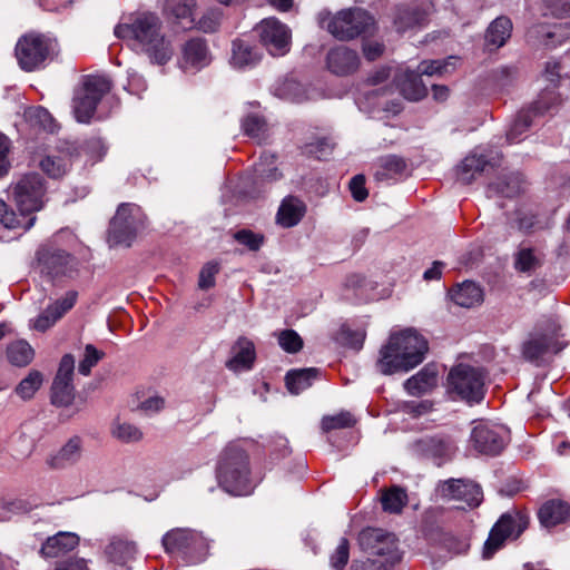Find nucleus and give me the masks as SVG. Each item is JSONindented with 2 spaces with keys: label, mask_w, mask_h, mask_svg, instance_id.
I'll use <instances>...</instances> for the list:
<instances>
[{
  "label": "nucleus",
  "mask_w": 570,
  "mask_h": 570,
  "mask_svg": "<svg viewBox=\"0 0 570 570\" xmlns=\"http://www.w3.org/2000/svg\"><path fill=\"white\" fill-rule=\"evenodd\" d=\"M223 20V12L219 9L207 10L198 21V28L204 32H215Z\"/></svg>",
  "instance_id": "54"
},
{
  "label": "nucleus",
  "mask_w": 570,
  "mask_h": 570,
  "mask_svg": "<svg viewBox=\"0 0 570 570\" xmlns=\"http://www.w3.org/2000/svg\"><path fill=\"white\" fill-rule=\"evenodd\" d=\"M358 542L365 552L377 557V560L386 566H393L401 560L397 540L392 533L380 529H366L360 533Z\"/></svg>",
  "instance_id": "12"
},
{
  "label": "nucleus",
  "mask_w": 570,
  "mask_h": 570,
  "mask_svg": "<svg viewBox=\"0 0 570 570\" xmlns=\"http://www.w3.org/2000/svg\"><path fill=\"white\" fill-rule=\"evenodd\" d=\"M439 371L434 364H426L420 372L404 382L405 391L412 396L431 392L438 384Z\"/></svg>",
  "instance_id": "23"
},
{
  "label": "nucleus",
  "mask_w": 570,
  "mask_h": 570,
  "mask_svg": "<svg viewBox=\"0 0 570 570\" xmlns=\"http://www.w3.org/2000/svg\"><path fill=\"white\" fill-rule=\"evenodd\" d=\"M219 272V265L214 262L205 264L199 273L198 286L208 289L215 286V277Z\"/></svg>",
  "instance_id": "57"
},
{
  "label": "nucleus",
  "mask_w": 570,
  "mask_h": 570,
  "mask_svg": "<svg viewBox=\"0 0 570 570\" xmlns=\"http://www.w3.org/2000/svg\"><path fill=\"white\" fill-rule=\"evenodd\" d=\"M355 423L356 421L350 412L342 411L334 415L324 416L321 422V428L324 432H330L332 430L351 428Z\"/></svg>",
  "instance_id": "45"
},
{
  "label": "nucleus",
  "mask_w": 570,
  "mask_h": 570,
  "mask_svg": "<svg viewBox=\"0 0 570 570\" xmlns=\"http://www.w3.org/2000/svg\"><path fill=\"white\" fill-rule=\"evenodd\" d=\"M104 352L97 350L94 345L87 344L85 347L83 357L79 363L78 371L80 374L87 376L90 374L91 368L104 357Z\"/></svg>",
  "instance_id": "47"
},
{
  "label": "nucleus",
  "mask_w": 570,
  "mask_h": 570,
  "mask_svg": "<svg viewBox=\"0 0 570 570\" xmlns=\"http://www.w3.org/2000/svg\"><path fill=\"white\" fill-rule=\"evenodd\" d=\"M538 518L544 528L556 527L570 518V504L558 499L549 500L539 509Z\"/></svg>",
  "instance_id": "24"
},
{
  "label": "nucleus",
  "mask_w": 570,
  "mask_h": 570,
  "mask_svg": "<svg viewBox=\"0 0 570 570\" xmlns=\"http://www.w3.org/2000/svg\"><path fill=\"white\" fill-rule=\"evenodd\" d=\"M409 498L406 491L397 485H393L382 491L381 503L385 512L399 514L407 504Z\"/></svg>",
  "instance_id": "36"
},
{
  "label": "nucleus",
  "mask_w": 570,
  "mask_h": 570,
  "mask_svg": "<svg viewBox=\"0 0 570 570\" xmlns=\"http://www.w3.org/2000/svg\"><path fill=\"white\" fill-rule=\"evenodd\" d=\"M278 343L288 353H297L303 347V340L294 330L282 331L278 335Z\"/></svg>",
  "instance_id": "52"
},
{
  "label": "nucleus",
  "mask_w": 570,
  "mask_h": 570,
  "mask_svg": "<svg viewBox=\"0 0 570 570\" xmlns=\"http://www.w3.org/2000/svg\"><path fill=\"white\" fill-rule=\"evenodd\" d=\"M33 350L27 341L19 340L12 342L7 347V357L16 366H26L33 358Z\"/></svg>",
  "instance_id": "40"
},
{
  "label": "nucleus",
  "mask_w": 570,
  "mask_h": 570,
  "mask_svg": "<svg viewBox=\"0 0 570 570\" xmlns=\"http://www.w3.org/2000/svg\"><path fill=\"white\" fill-rule=\"evenodd\" d=\"M552 345V337L548 335H538L532 337L523 345V355L528 360H537L547 353Z\"/></svg>",
  "instance_id": "42"
},
{
  "label": "nucleus",
  "mask_w": 570,
  "mask_h": 570,
  "mask_svg": "<svg viewBox=\"0 0 570 570\" xmlns=\"http://www.w3.org/2000/svg\"><path fill=\"white\" fill-rule=\"evenodd\" d=\"M422 444L426 451L431 452L435 456L444 455L450 448V443L439 436L424 439L422 440Z\"/></svg>",
  "instance_id": "58"
},
{
  "label": "nucleus",
  "mask_w": 570,
  "mask_h": 570,
  "mask_svg": "<svg viewBox=\"0 0 570 570\" xmlns=\"http://www.w3.org/2000/svg\"><path fill=\"white\" fill-rule=\"evenodd\" d=\"M509 440V431L499 424L488 422L478 423L471 433L473 448L487 455L499 454Z\"/></svg>",
  "instance_id": "14"
},
{
  "label": "nucleus",
  "mask_w": 570,
  "mask_h": 570,
  "mask_svg": "<svg viewBox=\"0 0 570 570\" xmlns=\"http://www.w3.org/2000/svg\"><path fill=\"white\" fill-rule=\"evenodd\" d=\"M532 124V114L530 110H521L507 131V140L515 144L521 140V136Z\"/></svg>",
  "instance_id": "43"
},
{
  "label": "nucleus",
  "mask_w": 570,
  "mask_h": 570,
  "mask_svg": "<svg viewBox=\"0 0 570 570\" xmlns=\"http://www.w3.org/2000/svg\"><path fill=\"white\" fill-rule=\"evenodd\" d=\"M10 150V140L9 138L0 134V177L4 176L10 167V161L8 158Z\"/></svg>",
  "instance_id": "61"
},
{
  "label": "nucleus",
  "mask_w": 570,
  "mask_h": 570,
  "mask_svg": "<svg viewBox=\"0 0 570 570\" xmlns=\"http://www.w3.org/2000/svg\"><path fill=\"white\" fill-rule=\"evenodd\" d=\"M77 301L76 292H68L62 298L49 305L32 323V327L39 332H45L60 320L69 309L73 307Z\"/></svg>",
  "instance_id": "21"
},
{
  "label": "nucleus",
  "mask_w": 570,
  "mask_h": 570,
  "mask_svg": "<svg viewBox=\"0 0 570 570\" xmlns=\"http://www.w3.org/2000/svg\"><path fill=\"white\" fill-rule=\"evenodd\" d=\"M57 53V41L40 33L26 35L16 45L18 63L22 70L28 72L42 68L45 62Z\"/></svg>",
  "instance_id": "7"
},
{
  "label": "nucleus",
  "mask_w": 570,
  "mask_h": 570,
  "mask_svg": "<svg viewBox=\"0 0 570 570\" xmlns=\"http://www.w3.org/2000/svg\"><path fill=\"white\" fill-rule=\"evenodd\" d=\"M216 478L219 487L233 495H247L254 489L249 456L238 443H229L222 451Z\"/></svg>",
  "instance_id": "4"
},
{
  "label": "nucleus",
  "mask_w": 570,
  "mask_h": 570,
  "mask_svg": "<svg viewBox=\"0 0 570 570\" xmlns=\"http://www.w3.org/2000/svg\"><path fill=\"white\" fill-rule=\"evenodd\" d=\"M110 561L122 564L136 553V546L124 537H112L105 550Z\"/></svg>",
  "instance_id": "34"
},
{
  "label": "nucleus",
  "mask_w": 570,
  "mask_h": 570,
  "mask_svg": "<svg viewBox=\"0 0 570 570\" xmlns=\"http://www.w3.org/2000/svg\"><path fill=\"white\" fill-rule=\"evenodd\" d=\"M320 375V370L315 367L292 370L285 376L287 390L292 394H299L308 389Z\"/></svg>",
  "instance_id": "31"
},
{
  "label": "nucleus",
  "mask_w": 570,
  "mask_h": 570,
  "mask_svg": "<svg viewBox=\"0 0 570 570\" xmlns=\"http://www.w3.org/2000/svg\"><path fill=\"white\" fill-rule=\"evenodd\" d=\"M43 384V375L37 370H31L28 375L16 386L14 393L23 401L31 400Z\"/></svg>",
  "instance_id": "38"
},
{
  "label": "nucleus",
  "mask_w": 570,
  "mask_h": 570,
  "mask_svg": "<svg viewBox=\"0 0 570 570\" xmlns=\"http://www.w3.org/2000/svg\"><path fill=\"white\" fill-rule=\"evenodd\" d=\"M39 167L51 178H61L70 168V159L66 155H49L42 158Z\"/></svg>",
  "instance_id": "39"
},
{
  "label": "nucleus",
  "mask_w": 570,
  "mask_h": 570,
  "mask_svg": "<svg viewBox=\"0 0 570 570\" xmlns=\"http://www.w3.org/2000/svg\"><path fill=\"white\" fill-rule=\"evenodd\" d=\"M244 132L255 139L262 140L267 131L266 121L258 115L247 116L242 124Z\"/></svg>",
  "instance_id": "46"
},
{
  "label": "nucleus",
  "mask_w": 570,
  "mask_h": 570,
  "mask_svg": "<svg viewBox=\"0 0 570 570\" xmlns=\"http://www.w3.org/2000/svg\"><path fill=\"white\" fill-rule=\"evenodd\" d=\"M305 212L306 206L301 199L296 197H288L284 199L279 206L276 220L281 226L289 228L301 222Z\"/></svg>",
  "instance_id": "28"
},
{
  "label": "nucleus",
  "mask_w": 570,
  "mask_h": 570,
  "mask_svg": "<svg viewBox=\"0 0 570 570\" xmlns=\"http://www.w3.org/2000/svg\"><path fill=\"white\" fill-rule=\"evenodd\" d=\"M451 299L461 307L471 308L483 299L482 289L473 282H464L450 292Z\"/></svg>",
  "instance_id": "30"
},
{
  "label": "nucleus",
  "mask_w": 570,
  "mask_h": 570,
  "mask_svg": "<svg viewBox=\"0 0 570 570\" xmlns=\"http://www.w3.org/2000/svg\"><path fill=\"white\" fill-rule=\"evenodd\" d=\"M274 164L273 155H265L262 157V160L255 165V173L257 178L262 180H277L282 175L278 173L275 166H269Z\"/></svg>",
  "instance_id": "48"
},
{
  "label": "nucleus",
  "mask_w": 570,
  "mask_h": 570,
  "mask_svg": "<svg viewBox=\"0 0 570 570\" xmlns=\"http://www.w3.org/2000/svg\"><path fill=\"white\" fill-rule=\"evenodd\" d=\"M448 66L449 61L446 60L422 61L419 66L417 72L426 76L442 75L448 71Z\"/></svg>",
  "instance_id": "59"
},
{
  "label": "nucleus",
  "mask_w": 570,
  "mask_h": 570,
  "mask_svg": "<svg viewBox=\"0 0 570 570\" xmlns=\"http://www.w3.org/2000/svg\"><path fill=\"white\" fill-rule=\"evenodd\" d=\"M85 442L79 435L69 438L59 449L46 458V465L53 471L66 470L77 465L83 455Z\"/></svg>",
  "instance_id": "18"
},
{
  "label": "nucleus",
  "mask_w": 570,
  "mask_h": 570,
  "mask_svg": "<svg viewBox=\"0 0 570 570\" xmlns=\"http://www.w3.org/2000/svg\"><path fill=\"white\" fill-rule=\"evenodd\" d=\"M111 89L110 80L105 76L88 75L75 90L72 109L78 122L88 124L94 117L102 97Z\"/></svg>",
  "instance_id": "6"
},
{
  "label": "nucleus",
  "mask_w": 570,
  "mask_h": 570,
  "mask_svg": "<svg viewBox=\"0 0 570 570\" xmlns=\"http://www.w3.org/2000/svg\"><path fill=\"white\" fill-rule=\"evenodd\" d=\"M538 265L539 261L531 248H522L518 252L514 266L519 272H530Z\"/></svg>",
  "instance_id": "55"
},
{
  "label": "nucleus",
  "mask_w": 570,
  "mask_h": 570,
  "mask_svg": "<svg viewBox=\"0 0 570 570\" xmlns=\"http://www.w3.org/2000/svg\"><path fill=\"white\" fill-rule=\"evenodd\" d=\"M235 240L246 246L249 250L256 252L264 244V236L250 229H240L234 234Z\"/></svg>",
  "instance_id": "53"
},
{
  "label": "nucleus",
  "mask_w": 570,
  "mask_h": 570,
  "mask_svg": "<svg viewBox=\"0 0 570 570\" xmlns=\"http://www.w3.org/2000/svg\"><path fill=\"white\" fill-rule=\"evenodd\" d=\"M501 156L491 157L485 154L471 153L458 167V178L463 184H471L476 175H480L488 166L494 167L500 163Z\"/></svg>",
  "instance_id": "22"
},
{
  "label": "nucleus",
  "mask_w": 570,
  "mask_h": 570,
  "mask_svg": "<svg viewBox=\"0 0 570 570\" xmlns=\"http://www.w3.org/2000/svg\"><path fill=\"white\" fill-rule=\"evenodd\" d=\"M237 347L238 351L234 357L227 362V367L233 371L250 368L255 360L254 344L242 338L237 342Z\"/></svg>",
  "instance_id": "37"
},
{
  "label": "nucleus",
  "mask_w": 570,
  "mask_h": 570,
  "mask_svg": "<svg viewBox=\"0 0 570 570\" xmlns=\"http://www.w3.org/2000/svg\"><path fill=\"white\" fill-rule=\"evenodd\" d=\"M72 257L65 250L41 246L36 253L35 268L49 279L65 276L70 271Z\"/></svg>",
  "instance_id": "17"
},
{
  "label": "nucleus",
  "mask_w": 570,
  "mask_h": 570,
  "mask_svg": "<svg viewBox=\"0 0 570 570\" xmlns=\"http://www.w3.org/2000/svg\"><path fill=\"white\" fill-rule=\"evenodd\" d=\"M318 23L322 29L328 31L341 41L351 40L373 24V18L361 8H350L332 14L330 11L318 13Z\"/></svg>",
  "instance_id": "5"
},
{
  "label": "nucleus",
  "mask_w": 570,
  "mask_h": 570,
  "mask_svg": "<svg viewBox=\"0 0 570 570\" xmlns=\"http://www.w3.org/2000/svg\"><path fill=\"white\" fill-rule=\"evenodd\" d=\"M562 66L560 61H548L544 68V76L550 82H556L560 78Z\"/></svg>",
  "instance_id": "64"
},
{
  "label": "nucleus",
  "mask_w": 570,
  "mask_h": 570,
  "mask_svg": "<svg viewBox=\"0 0 570 570\" xmlns=\"http://www.w3.org/2000/svg\"><path fill=\"white\" fill-rule=\"evenodd\" d=\"M350 558V543L346 538H341L338 546L331 556V564L335 570H343Z\"/></svg>",
  "instance_id": "56"
},
{
  "label": "nucleus",
  "mask_w": 570,
  "mask_h": 570,
  "mask_svg": "<svg viewBox=\"0 0 570 570\" xmlns=\"http://www.w3.org/2000/svg\"><path fill=\"white\" fill-rule=\"evenodd\" d=\"M568 38H570V21L554 26L535 23L528 29L525 35L527 42L531 46L548 49L556 48Z\"/></svg>",
  "instance_id": "19"
},
{
  "label": "nucleus",
  "mask_w": 570,
  "mask_h": 570,
  "mask_svg": "<svg viewBox=\"0 0 570 570\" xmlns=\"http://www.w3.org/2000/svg\"><path fill=\"white\" fill-rule=\"evenodd\" d=\"M429 351L428 341L412 328L392 334L380 350L377 370L385 375L409 372L421 364Z\"/></svg>",
  "instance_id": "2"
},
{
  "label": "nucleus",
  "mask_w": 570,
  "mask_h": 570,
  "mask_svg": "<svg viewBox=\"0 0 570 570\" xmlns=\"http://www.w3.org/2000/svg\"><path fill=\"white\" fill-rule=\"evenodd\" d=\"M433 405L430 400L406 401L401 404L400 409L403 413L416 419L432 412Z\"/></svg>",
  "instance_id": "51"
},
{
  "label": "nucleus",
  "mask_w": 570,
  "mask_h": 570,
  "mask_svg": "<svg viewBox=\"0 0 570 570\" xmlns=\"http://www.w3.org/2000/svg\"><path fill=\"white\" fill-rule=\"evenodd\" d=\"M326 66L336 76H348L358 69L360 58L356 51L345 46H337L327 52Z\"/></svg>",
  "instance_id": "20"
},
{
  "label": "nucleus",
  "mask_w": 570,
  "mask_h": 570,
  "mask_svg": "<svg viewBox=\"0 0 570 570\" xmlns=\"http://www.w3.org/2000/svg\"><path fill=\"white\" fill-rule=\"evenodd\" d=\"M512 21L505 16L498 17L493 20L485 35L488 46L500 48L511 37Z\"/></svg>",
  "instance_id": "33"
},
{
  "label": "nucleus",
  "mask_w": 570,
  "mask_h": 570,
  "mask_svg": "<svg viewBox=\"0 0 570 570\" xmlns=\"http://www.w3.org/2000/svg\"><path fill=\"white\" fill-rule=\"evenodd\" d=\"M79 538L70 532H59L47 539L42 544L41 553L47 558H56L61 553L72 550L78 544Z\"/></svg>",
  "instance_id": "29"
},
{
  "label": "nucleus",
  "mask_w": 570,
  "mask_h": 570,
  "mask_svg": "<svg viewBox=\"0 0 570 570\" xmlns=\"http://www.w3.org/2000/svg\"><path fill=\"white\" fill-rule=\"evenodd\" d=\"M522 177L519 173L503 175L489 185V193L504 197L517 196L522 190Z\"/></svg>",
  "instance_id": "35"
},
{
  "label": "nucleus",
  "mask_w": 570,
  "mask_h": 570,
  "mask_svg": "<svg viewBox=\"0 0 570 570\" xmlns=\"http://www.w3.org/2000/svg\"><path fill=\"white\" fill-rule=\"evenodd\" d=\"M163 546L167 553L181 556L193 562L202 560L209 548L202 533L184 528L168 531L163 537Z\"/></svg>",
  "instance_id": "9"
},
{
  "label": "nucleus",
  "mask_w": 570,
  "mask_h": 570,
  "mask_svg": "<svg viewBox=\"0 0 570 570\" xmlns=\"http://www.w3.org/2000/svg\"><path fill=\"white\" fill-rule=\"evenodd\" d=\"M383 52L384 45L377 41H367L363 45L364 57L370 61L376 60L382 56Z\"/></svg>",
  "instance_id": "62"
},
{
  "label": "nucleus",
  "mask_w": 570,
  "mask_h": 570,
  "mask_svg": "<svg viewBox=\"0 0 570 570\" xmlns=\"http://www.w3.org/2000/svg\"><path fill=\"white\" fill-rule=\"evenodd\" d=\"M439 495L448 501H456L468 507H478L483 498L482 489L468 479H449L438 487Z\"/></svg>",
  "instance_id": "15"
},
{
  "label": "nucleus",
  "mask_w": 570,
  "mask_h": 570,
  "mask_svg": "<svg viewBox=\"0 0 570 570\" xmlns=\"http://www.w3.org/2000/svg\"><path fill=\"white\" fill-rule=\"evenodd\" d=\"M350 190L356 202L365 200L368 196L365 187V177L363 175L354 176L350 181Z\"/></svg>",
  "instance_id": "60"
},
{
  "label": "nucleus",
  "mask_w": 570,
  "mask_h": 570,
  "mask_svg": "<svg viewBox=\"0 0 570 570\" xmlns=\"http://www.w3.org/2000/svg\"><path fill=\"white\" fill-rule=\"evenodd\" d=\"M529 518L521 512H508L501 515L490 531L484 543L483 557L490 559L508 538L517 539L528 527Z\"/></svg>",
  "instance_id": "11"
},
{
  "label": "nucleus",
  "mask_w": 570,
  "mask_h": 570,
  "mask_svg": "<svg viewBox=\"0 0 570 570\" xmlns=\"http://www.w3.org/2000/svg\"><path fill=\"white\" fill-rule=\"evenodd\" d=\"M183 60L186 66L196 69L209 65L210 56L205 40L202 38L188 40L183 48Z\"/></svg>",
  "instance_id": "27"
},
{
  "label": "nucleus",
  "mask_w": 570,
  "mask_h": 570,
  "mask_svg": "<svg viewBox=\"0 0 570 570\" xmlns=\"http://www.w3.org/2000/svg\"><path fill=\"white\" fill-rule=\"evenodd\" d=\"M73 370V356L71 354L63 355L51 385V403L53 405L66 407L72 403L75 399V389L72 385Z\"/></svg>",
  "instance_id": "16"
},
{
  "label": "nucleus",
  "mask_w": 570,
  "mask_h": 570,
  "mask_svg": "<svg viewBox=\"0 0 570 570\" xmlns=\"http://www.w3.org/2000/svg\"><path fill=\"white\" fill-rule=\"evenodd\" d=\"M426 12L421 10L417 6L401 4L396 9L394 24L400 32H404L415 26L424 22Z\"/></svg>",
  "instance_id": "32"
},
{
  "label": "nucleus",
  "mask_w": 570,
  "mask_h": 570,
  "mask_svg": "<svg viewBox=\"0 0 570 570\" xmlns=\"http://www.w3.org/2000/svg\"><path fill=\"white\" fill-rule=\"evenodd\" d=\"M145 227V215L134 204H120L108 229V242L111 246L129 247L138 233Z\"/></svg>",
  "instance_id": "8"
},
{
  "label": "nucleus",
  "mask_w": 570,
  "mask_h": 570,
  "mask_svg": "<svg viewBox=\"0 0 570 570\" xmlns=\"http://www.w3.org/2000/svg\"><path fill=\"white\" fill-rule=\"evenodd\" d=\"M448 387L469 403H479L484 396V374L475 367L459 364L448 375Z\"/></svg>",
  "instance_id": "10"
},
{
  "label": "nucleus",
  "mask_w": 570,
  "mask_h": 570,
  "mask_svg": "<svg viewBox=\"0 0 570 570\" xmlns=\"http://www.w3.org/2000/svg\"><path fill=\"white\" fill-rule=\"evenodd\" d=\"M35 117L39 120L40 125L48 131H55L57 128V125L55 120L52 119L51 115L48 112L47 109L42 107H38L35 110Z\"/></svg>",
  "instance_id": "63"
},
{
  "label": "nucleus",
  "mask_w": 570,
  "mask_h": 570,
  "mask_svg": "<svg viewBox=\"0 0 570 570\" xmlns=\"http://www.w3.org/2000/svg\"><path fill=\"white\" fill-rule=\"evenodd\" d=\"M406 169L405 160L396 155L380 157L374 164V178L386 181L401 177Z\"/></svg>",
  "instance_id": "26"
},
{
  "label": "nucleus",
  "mask_w": 570,
  "mask_h": 570,
  "mask_svg": "<svg viewBox=\"0 0 570 570\" xmlns=\"http://www.w3.org/2000/svg\"><path fill=\"white\" fill-rule=\"evenodd\" d=\"M333 148L334 144L330 139L322 138L315 142L306 144L303 153L317 159H326L332 154Z\"/></svg>",
  "instance_id": "49"
},
{
  "label": "nucleus",
  "mask_w": 570,
  "mask_h": 570,
  "mask_svg": "<svg viewBox=\"0 0 570 570\" xmlns=\"http://www.w3.org/2000/svg\"><path fill=\"white\" fill-rule=\"evenodd\" d=\"M561 104V97L554 89H546L540 94L538 99L532 105V112L535 115H544L546 112H549L557 107H559Z\"/></svg>",
  "instance_id": "44"
},
{
  "label": "nucleus",
  "mask_w": 570,
  "mask_h": 570,
  "mask_svg": "<svg viewBox=\"0 0 570 570\" xmlns=\"http://www.w3.org/2000/svg\"><path fill=\"white\" fill-rule=\"evenodd\" d=\"M400 92L404 98L417 101L428 95V88L417 71L406 70L396 78Z\"/></svg>",
  "instance_id": "25"
},
{
  "label": "nucleus",
  "mask_w": 570,
  "mask_h": 570,
  "mask_svg": "<svg viewBox=\"0 0 570 570\" xmlns=\"http://www.w3.org/2000/svg\"><path fill=\"white\" fill-rule=\"evenodd\" d=\"M160 17L150 11L137 12L129 22L115 27V36L127 40L131 47L148 56L153 63L165 65L173 56L170 41L163 31Z\"/></svg>",
  "instance_id": "1"
},
{
  "label": "nucleus",
  "mask_w": 570,
  "mask_h": 570,
  "mask_svg": "<svg viewBox=\"0 0 570 570\" xmlns=\"http://www.w3.org/2000/svg\"><path fill=\"white\" fill-rule=\"evenodd\" d=\"M257 61L258 56L249 45L239 40L233 42L232 63L234 67L244 68L253 66Z\"/></svg>",
  "instance_id": "41"
},
{
  "label": "nucleus",
  "mask_w": 570,
  "mask_h": 570,
  "mask_svg": "<svg viewBox=\"0 0 570 570\" xmlns=\"http://www.w3.org/2000/svg\"><path fill=\"white\" fill-rule=\"evenodd\" d=\"M112 434L122 442H138L142 439V432L129 423H118L112 429Z\"/></svg>",
  "instance_id": "50"
},
{
  "label": "nucleus",
  "mask_w": 570,
  "mask_h": 570,
  "mask_svg": "<svg viewBox=\"0 0 570 570\" xmlns=\"http://www.w3.org/2000/svg\"><path fill=\"white\" fill-rule=\"evenodd\" d=\"M261 43L274 57L285 56L291 50L292 31L275 17L263 19L256 26Z\"/></svg>",
  "instance_id": "13"
},
{
  "label": "nucleus",
  "mask_w": 570,
  "mask_h": 570,
  "mask_svg": "<svg viewBox=\"0 0 570 570\" xmlns=\"http://www.w3.org/2000/svg\"><path fill=\"white\" fill-rule=\"evenodd\" d=\"M12 197L22 217L39 212L45 206L46 185L39 174H27L12 185ZM0 223L8 229L23 228L29 230L36 217L20 219L18 215L0 199Z\"/></svg>",
  "instance_id": "3"
}]
</instances>
